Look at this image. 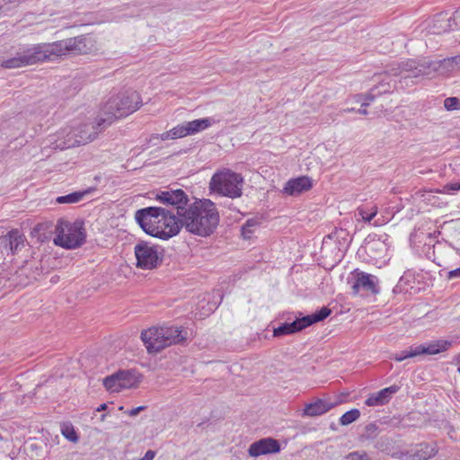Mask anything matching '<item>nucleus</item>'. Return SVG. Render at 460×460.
Segmentation results:
<instances>
[{
  "instance_id": "nucleus-1",
  "label": "nucleus",
  "mask_w": 460,
  "mask_h": 460,
  "mask_svg": "<svg viewBox=\"0 0 460 460\" xmlns=\"http://www.w3.org/2000/svg\"><path fill=\"white\" fill-rule=\"evenodd\" d=\"M155 199L164 205H171L180 216L181 226L193 234L209 236L219 224V213L210 199L190 202L188 195L181 189L161 191Z\"/></svg>"
},
{
  "instance_id": "nucleus-2",
  "label": "nucleus",
  "mask_w": 460,
  "mask_h": 460,
  "mask_svg": "<svg viewBox=\"0 0 460 460\" xmlns=\"http://www.w3.org/2000/svg\"><path fill=\"white\" fill-rule=\"evenodd\" d=\"M92 48L93 42L89 37L70 38L52 44L36 45L14 58L2 61L0 66L8 69L19 68L38 62L54 60L64 55L86 54Z\"/></svg>"
},
{
  "instance_id": "nucleus-3",
  "label": "nucleus",
  "mask_w": 460,
  "mask_h": 460,
  "mask_svg": "<svg viewBox=\"0 0 460 460\" xmlns=\"http://www.w3.org/2000/svg\"><path fill=\"white\" fill-rule=\"evenodd\" d=\"M166 206L169 208L148 207L135 214L136 221L147 234L162 240L176 235L182 227L175 209L171 205Z\"/></svg>"
},
{
  "instance_id": "nucleus-4",
  "label": "nucleus",
  "mask_w": 460,
  "mask_h": 460,
  "mask_svg": "<svg viewBox=\"0 0 460 460\" xmlns=\"http://www.w3.org/2000/svg\"><path fill=\"white\" fill-rule=\"evenodd\" d=\"M391 75L401 76L400 83L407 80L419 79L423 77L435 78L438 75L448 76L446 59L433 60L429 58H422L419 60L407 58L399 63L394 64L390 68Z\"/></svg>"
},
{
  "instance_id": "nucleus-5",
  "label": "nucleus",
  "mask_w": 460,
  "mask_h": 460,
  "mask_svg": "<svg viewBox=\"0 0 460 460\" xmlns=\"http://www.w3.org/2000/svg\"><path fill=\"white\" fill-rule=\"evenodd\" d=\"M142 105L140 94L132 89L112 95L101 109V123L109 126L115 120L137 111Z\"/></svg>"
},
{
  "instance_id": "nucleus-6",
  "label": "nucleus",
  "mask_w": 460,
  "mask_h": 460,
  "mask_svg": "<svg viewBox=\"0 0 460 460\" xmlns=\"http://www.w3.org/2000/svg\"><path fill=\"white\" fill-rule=\"evenodd\" d=\"M141 339L149 352H159L164 348L187 339V332L177 326L152 327L143 331Z\"/></svg>"
},
{
  "instance_id": "nucleus-7",
  "label": "nucleus",
  "mask_w": 460,
  "mask_h": 460,
  "mask_svg": "<svg viewBox=\"0 0 460 460\" xmlns=\"http://www.w3.org/2000/svg\"><path fill=\"white\" fill-rule=\"evenodd\" d=\"M243 177L230 169L217 171L210 179L208 190L222 197L240 198L243 194Z\"/></svg>"
},
{
  "instance_id": "nucleus-8",
  "label": "nucleus",
  "mask_w": 460,
  "mask_h": 460,
  "mask_svg": "<svg viewBox=\"0 0 460 460\" xmlns=\"http://www.w3.org/2000/svg\"><path fill=\"white\" fill-rule=\"evenodd\" d=\"M54 243L66 249L80 247L85 241V231L80 221L59 219L55 227Z\"/></svg>"
},
{
  "instance_id": "nucleus-9",
  "label": "nucleus",
  "mask_w": 460,
  "mask_h": 460,
  "mask_svg": "<svg viewBox=\"0 0 460 460\" xmlns=\"http://www.w3.org/2000/svg\"><path fill=\"white\" fill-rule=\"evenodd\" d=\"M137 267L143 270L157 268L163 261L164 250L148 242L140 241L134 248Z\"/></svg>"
},
{
  "instance_id": "nucleus-10",
  "label": "nucleus",
  "mask_w": 460,
  "mask_h": 460,
  "mask_svg": "<svg viewBox=\"0 0 460 460\" xmlns=\"http://www.w3.org/2000/svg\"><path fill=\"white\" fill-rule=\"evenodd\" d=\"M348 284L351 286L353 295H358L361 292L375 295L379 292L377 278L358 270H355L348 278Z\"/></svg>"
},
{
  "instance_id": "nucleus-11",
  "label": "nucleus",
  "mask_w": 460,
  "mask_h": 460,
  "mask_svg": "<svg viewBox=\"0 0 460 460\" xmlns=\"http://www.w3.org/2000/svg\"><path fill=\"white\" fill-rule=\"evenodd\" d=\"M450 342L447 341H437L428 344H420L410 347L408 349L394 355V359L401 362L406 358H415L420 355H435L447 349Z\"/></svg>"
},
{
  "instance_id": "nucleus-12",
  "label": "nucleus",
  "mask_w": 460,
  "mask_h": 460,
  "mask_svg": "<svg viewBox=\"0 0 460 460\" xmlns=\"http://www.w3.org/2000/svg\"><path fill=\"white\" fill-rule=\"evenodd\" d=\"M72 123L77 132V139L71 141L68 145H85L93 141L99 132L109 126L106 123H101V114L94 122L73 121Z\"/></svg>"
},
{
  "instance_id": "nucleus-13",
  "label": "nucleus",
  "mask_w": 460,
  "mask_h": 460,
  "mask_svg": "<svg viewBox=\"0 0 460 460\" xmlns=\"http://www.w3.org/2000/svg\"><path fill=\"white\" fill-rule=\"evenodd\" d=\"M77 132L75 130L73 123L60 128L55 134L51 135L48 138L49 146L53 149H67L77 146L78 145H67L71 141L77 139Z\"/></svg>"
},
{
  "instance_id": "nucleus-14",
  "label": "nucleus",
  "mask_w": 460,
  "mask_h": 460,
  "mask_svg": "<svg viewBox=\"0 0 460 460\" xmlns=\"http://www.w3.org/2000/svg\"><path fill=\"white\" fill-rule=\"evenodd\" d=\"M25 237L17 229L9 231L0 237V246L7 254H15L24 247Z\"/></svg>"
},
{
  "instance_id": "nucleus-15",
  "label": "nucleus",
  "mask_w": 460,
  "mask_h": 460,
  "mask_svg": "<svg viewBox=\"0 0 460 460\" xmlns=\"http://www.w3.org/2000/svg\"><path fill=\"white\" fill-rule=\"evenodd\" d=\"M280 451L278 440L272 438H261L251 444L248 449L249 456L258 457L263 455L275 454Z\"/></svg>"
},
{
  "instance_id": "nucleus-16",
  "label": "nucleus",
  "mask_w": 460,
  "mask_h": 460,
  "mask_svg": "<svg viewBox=\"0 0 460 460\" xmlns=\"http://www.w3.org/2000/svg\"><path fill=\"white\" fill-rule=\"evenodd\" d=\"M434 29H460V7L453 14L448 13H440L433 16L431 22L428 24Z\"/></svg>"
},
{
  "instance_id": "nucleus-17",
  "label": "nucleus",
  "mask_w": 460,
  "mask_h": 460,
  "mask_svg": "<svg viewBox=\"0 0 460 460\" xmlns=\"http://www.w3.org/2000/svg\"><path fill=\"white\" fill-rule=\"evenodd\" d=\"M312 180L307 176H301L289 180L283 189V192L289 196H298L312 188Z\"/></svg>"
},
{
  "instance_id": "nucleus-18",
  "label": "nucleus",
  "mask_w": 460,
  "mask_h": 460,
  "mask_svg": "<svg viewBox=\"0 0 460 460\" xmlns=\"http://www.w3.org/2000/svg\"><path fill=\"white\" fill-rule=\"evenodd\" d=\"M400 387L393 385L384 388L377 393H374L365 401V404L370 407L382 406L386 404L392 398V395L399 391Z\"/></svg>"
},
{
  "instance_id": "nucleus-19",
  "label": "nucleus",
  "mask_w": 460,
  "mask_h": 460,
  "mask_svg": "<svg viewBox=\"0 0 460 460\" xmlns=\"http://www.w3.org/2000/svg\"><path fill=\"white\" fill-rule=\"evenodd\" d=\"M335 405L336 403L318 399L315 402L305 405L304 415L308 417L320 416L332 409Z\"/></svg>"
},
{
  "instance_id": "nucleus-20",
  "label": "nucleus",
  "mask_w": 460,
  "mask_h": 460,
  "mask_svg": "<svg viewBox=\"0 0 460 460\" xmlns=\"http://www.w3.org/2000/svg\"><path fill=\"white\" fill-rule=\"evenodd\" d=\"M119 376L121 390L135 388L141 382V376L133 370L119 371Z\"/></svg>"
},
{
  "instance_id": "nucleus-21",
  "label": "nucleus",
  "mask_w": 460,
  "mask_h": 460,
  "mask_svg": "<svg viewBox=\"0 0 460 460\" xmlns=\"http://www.w3.org/2000/svg\"><path fill=\"white\" fill-rule=\"evenodd\" d=\"M306 325L303 322V317L296 319L292 323H285L274 329L273 335L275 337L283 336L287 334L295 333L305 328Z\"/></svg>"
},
{
  "instance_id": "nucleus-22",
  "label": "nucleus",
  "mask_w": 460,
  "mask_h": 460,
  "mask_svg": "<svg viewBox=\"0 0 460 460\" xmlns=\"http://www.w3.org/2000/svg\"><path fill=\"white\" fill-rule=\"evenodd\" d=\"M437 453L436 447L431 444H420L412 456L413 460H428Z\"/></svg>"
},
{
  "instance_id": "nucleus-23",
  "label": "nucleus",
  "mask_w": 460,
  "mask_h": 460,
  "mask_svg": "<svg viewBox=\"0 0 460 460\" xmlns=\"http://www.w3.org/2000/svg\"><path fill=\"white\" fill-rule=\"evenodd\" d=\"M190 135V131H188L186 123L178 125L172 128L169 131L163 133L160 136L161 140L164 141L167 139H176L180 137H183Z\"/></svg>"
},
{
  "instance_id": "nucleus-24",
  "label": "nucleus",
  "mask_w": 460,
  "mask_h": 460,
  "mask_svg": "<svg viewBox=\"0 0 460 460\" xmlns=\"http://www.w3.org/2000/svg\"><path fill=\"white\" fill-rule=\"evenodd\" d=\"M332 311L328 307H323L320 311L313 314L311 315H306L303 317V322L305 323L306 327L312 325L314 323L321 322L327 318L331 314Z\"/></svg>"
},
{
  "instance_id": "nucleus-25",
  "label": "nucleus",
  "mask_w": 460,
  "mask_h": 460,
  "mask_svg": "<svg viewBox=\"0 0 460 460\" xmlns=\"http://www.w3.org/2000/svg\"><path fill=\"white\" fill-rule=\"evenodd\" d=\"M186 125L190 135H192L208 128L211 125V121L209 119L206 118L186 122Z\"/></svg>"
},
{
  "instance_id": "nucleus-26",
  "label": "nucleus",
  "mask_w": 460,
  "mask_h": 460,
  "mask_svg": "<svg viewBox=\"0 0 460 460\" xmlns=\"http://www.w3.org/2000/svg\"><path fill=\"white\" fill-rule=\"evenodd\" d=\"M377 207L373 205L371 207L368 206H362L358 208V216L360 217L361 220L367 223H370L371 220L376 216L377 214Z\"/></svg>"
},
{
  "instance_id": "nucleus-27",
  "label": "nucleus",
  "mask_w": 460,
  "mask_h": 460,
  "mask_svg": "<svg viewBox=\"0 0 460 460\" xmlns=\"http://www.w3.org/2000/svg\"><path fill=\"white\" fill-rule=\"evenodd\" d=\"M119 383V372L103 379V385L108 391L112 393L119 392L121 390Z\"/></svg>"
},
{
  "instance_id": "nucleus-28",
  "label": "nucleus",
  "mask_w": 460,
  "mask_h": 460,
  "mask_svg": "<svg viewBox=\"0 0 460 460\" xmlns=\"http://www.w3.org/2000/svg\"><path fill=\"white\" fill-rule=\"evenodd\" d=\"M84 196V192H73L65 196L58 197L56 201L59 204H74L79 202Z\"/></svg>"
},
{
  "instance_id": "nucleus-29",
  "label": "nucleus",
  "mask_w": 460,
  "mask_h": 460,
  "mask_svg": "<svg viewBox=\"0 0 460 460\" xmlns=\"http://www.w3.org/2000/svg\"><path fill=\"white\" fill-rule=\"evenodd\" d=\"M259 222L257 219H248L242 227V235L244 239H250L254 233L255 228L258 226Z\"/></svg>"
},
{
  "instance_id": "nucleus-30",
  "label": "nucleus",
  "mask_w": 460,
  "mask_h": 460,
  "mask_svg": "<svg viewBox=\"0 0 460 460\" xmlns=\"http://www.w3.org/2000/svg\"><path fill=\"white\" fill-rule=\"evenodd\" d=\"M360 416V411L358 409H352L349 411H346L341 418L340 423L342 426H347L354 421H356Z\"/></svg>"
},
{
  "instance_id": "nucleus-31",
  "label": "nucleus",
  "mask_w": 460,
  "mask_h": 460,
  "mask_svg": "<svg viewBox=\"0 0 460 460\" xmlns=\"http://www.w3.org/2000/svg\"><path fill=\"white\" fill-rule=\"evenodd\" d=\"M61 433L69 441L76 442L78 440V437L75 431L74 427L71 424H63L61 427Z\"/></svg>"
},
{
  "instance_id": "nucleus-32",
  "label": "nucleus",
  "mask_w": 460,
  "mask_h": 460,
  "mask_svg": "<svg viewBox=\"0 0 460 460\" xmlns=\"http://www.w3.org/2000/svg\"><path fill=\"white\" fill-rule=\"evenodd\" d=\"M445 59L448 75L455 70H460V55Z\"/></svg>"
},
{
  "instance_id": "nucleus-33",
  "label": "nucleus",
  "mask_w": 460,
  "mask_h": 460,
  "mask_svg": "<svg viewBox=\"0 0 460 460\" xmlns=\"http://www.w3.org/2000/svg\"><path fill=\"white\" fill-rule=\"evenodd\" d=\"M444 107L447 111H455L460 109V99L456 97H448L444 101Z\"/></svg>"
},
{
  "instance_id": "nucleus-34",
  "label": "nucleus",
  "mask_w": 460,
  "mask_h": 460,
  "mask_svg": "<svg viewBox=\"0 0 460 460\" xmlns=\"http://www.w3.org/2000/svg\"><path fill=\"white\" fill-rule=\"evenodd\" d=\"M348 460H371L368 455L364 451L351 452L347 456Z\"/></svg>"
},
{
  "instance_id": "nucleus-35",
  "label": "nucleus",
  "mask_w": 460,
  "mask_h": 460,
  "mask_svg": "<svg viewBox=\"0 0 460 460\" xmlns=\"http://www.w3.org/2000/svg\"><path fill=\"white\" fill-rule=\"evenodd\" d=\"M357 102H362L361 107H367L369 105L370 102L374 100V95L372 93H368L364 98L361 95H357Z\"/></svg>"
},
{
  "instance_id": "nucleus-36",
  "label": "nucleus",
  "mask_w": 460,
  "mask_h": 460,
  "mask_svg": "<svg viewBox=\"0 0 460 460\" xmlns=\"http://www.w3.org/2000/svg\"><path fill=\"white\" fill-rule=\"evenodd\" d=\"M447 278L449 279L460 278V267L456 269V270H450L448 272Z\"/></svg>"
},
{
  "instance_id": "nucleus-37",
  "label": "nucleus",
  "mask_w": 460,
  "mask_h": 460,
  "mask_svg": "<svg viewBox=\"0 0 460 460\" xmlns=\"http://www.w3.org/2000/svg\"><path fill=\"white\" fill-rule=\"evenodd\" d=\"M146 406H139L129 411L128 414L132 417L137 416L141 411L145 410Z\"/></svg>"
},
{
  "instance_id": "nucleus-38",
  "label": "nucleus",
  "mask_w": 460,
  "mask_h": 460,
  "mask_svg": "<svg viewBox=\"0 0 460 460\" xmlns=\"http://www.w3.org/2000/svg\"><path fill=\"white\" fill-rule=\"evenodd\" d=\"M155 453L152 450H148L140 460H153Z\"/></svg>"
},
{
  "instance_id": "nucleus-39",
  "label": "nucleus",
  "mask_w": 460,
  "mask_h": 460,
  "mask_svg": "<svg viewBox=\"0 0 460 460\" xmlns=\"http://www.w3.org/2000/svg\"><path fill=\"white\" fill-rule=\"evenodd\" d=\"M358 112L359 114H361V115H367V111L366 107H362L361 109H359V110L358 111Z\"/></svg>"
},
{
  "instance_id": "nucleus-40",
  "label": "nucleus",
  "mask_w": 460,
  "mask_h": 460,
  "mask_svg": "<svg viewBox=\"0 0 460 460\" xmlns=\"http://www.w3.org/2000/svg\"><path fill=\"white\" fill-rule=\"evenodd\" d=\"M106 408H107V404H106V403H102V404H101V405L97 408V410H96V411H102L106 410Z\"/></svg>"
},
{
  "instance_id": "nucleus-41",
  "label": "nucleus",
  "mask_w": 460,
  "mask_h": 460,
  "mask_svg": "<svg viewBox=\"0 0 460 460\" xmlns=\"http://www.w3.org/2000/svg\"><path fill=\"white\" fill-rule=\"evenodd\" d=\"M354 111H355V109H354V108H349V109H346V110H344L343 111H344V112H353Z\"/></svg>"
},
{
  "instance_id": "nucleus-42",
  "label": "nucleus",
  "mask_w": 460,
  "mask_h": 460,
  "mask_svg": "<svg viewBox=\"0 0 460 460\" xmlns=\"http://www.w3.org/2000/svg\"><path fill=\"white\" fill-rule=\"evenodd\" d=\"M453 190H460V185L455 184L452 186Z\"/></svg>"
},
{
  "instance_id": "nucleus-43",
  "label": "nucleus",
  "mask_w": 460,
  "mask_h": 460,
  "mask_svg": "<svg viewBox=\"0 0 460 460\" xmlns=\"http://www.w3.org/2000/svg\"><path fill=\"white\" fill-rule=\"evenodd\" d=\"M456 360L457 363H460V354L456 356Z\"/></svg>"
},
{
  "instance_id": "nucleus-44",
  "label": "nucleus",
  "mask_w": 460,
  "mask_h": 460,
  "mask_svg": "<svg viewBox=\"0 0 460 460\" xmlns=\"http://www.w3.org/2000/svg\"><path fill=\"white\" fill-rule=\"evenodd\" d=\"M104 418H105V414L102 415L101 420H104Z\"/></svg>"
},
{
  "instance_id": "nucleus-45",
  "label": "nucleus",
  "mask_w": 460,
  "mask_h": 460,
  "mask_svg": "<svg viewBox=\"0 0 460 460\" xmlns=\"http://www.w3.org/2000/svg\"><path fill=\"white\" fill-rule=\"evenodd\" d=\"M140 460V459H139Z\"/></svg>"
}]
</instances>
